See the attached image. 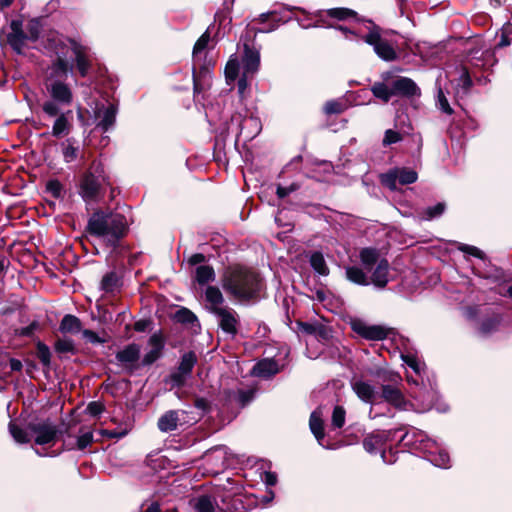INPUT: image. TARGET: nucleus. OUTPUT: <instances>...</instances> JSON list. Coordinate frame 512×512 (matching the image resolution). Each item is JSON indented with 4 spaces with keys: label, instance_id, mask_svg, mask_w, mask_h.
I'll return each instance as SVG.
<instances>
[{
    "label": "nucleus",
    "instance_id": "680f3d73",
    "mask_svg": "<svg viewBox=\"0 0 512 512\" xmlns=\"http://www.w3.org/2000/svg\"><path fill=\"white\" fill-rule=\"evenodd\" d=\"M82 333L83 337L92 344H102L105 342V339L100 338L98 334L92 330L86 329Z\"/></svg>",
    "mask_w": 512,
    "mask_h": 512
},
{
    "label": "nucleus",
    "instance_id": "4c0bfd02",
    "mask_svg": "<svg viewBox=\"0 0 512 512\" xmlns=\"http://www.w3.org/2000/svg\"><path fill=\"white\" fill-rule=\"evenodd\" d=\"M217 503L208 495H202L195 499L194 509L196 512H215Z\"/></svg>",
    "mask_w": 512,
    "mask_h": 512
},
{
    "label": "nucleus",
    "instance_id": "052dcab7",
    "mask_svg": "<svg viewBox=\"0 0 512 512\" xmlns=\"http://www.w3.org/2000/svg\"><path fill=\"white\" fill-rule=\"evenodd\" d=\"M188 377L189 376H187L186 374L177 370L176 372L170 375V381L173 386L180 387L185 383Z\"/></svg>",
    "mask_w": 512,
    "mask_h": 512
},
{
    "label": "nucleus",
    "instance_id": "aec40b11",
    "mask_svg": "<svg viewBox=\"0 0 512 512\" xmlns=\"http://www.w3.org/2000/svg\"><path fill=\"white\" fill-rule=\"evenodd\" d=\"M352 329L368 340H383L387 337L386 329L378 325H367L363 322L356 321L352 323Z\"/></svg>",
    "mask_w": 512,
    "mask_h": 512
},
{
    "label": "nucleus",
    "instance_id": "6ab92c4d",
    "mask_svg": "<svg viewBox=\"0 0 512 512\" xmlns=\"http://www.w3.org/2000/svg\"><path fill=\"white\" fill-rule=\"evenodd\" d=\"M53 118H55V120L51 130L52 136L56 138L67 136L72 129V111H62V109H59V113Z\"/></svg>",
    "mask_w": 512,
    "mask_h": 512
},
{
    "label": "nucleus",
    "instance_id": "f704fd0d",
    "mask_svg": "<svg viewBox=\"0 0 512 512\" xmlns=\"http://www.w3.org/2000/svg\"><path fill=\"white\" fill-rule=\"evenodd\" d=\"M360 260L367 270H371L380 261L379 251L375 248H364L360 252Z\"/></svg>",
    "mask_w": 512,
    "mask_h": 512
},
{
    "label": "nucleus",
    "instance_id": "a18cd8bd",
    "mask_svg": "<svg viewBox=\"0 0 512 512\" xmlns=\"http://www.w3.org/2000/svg\"><path fill=\"white\" fill-rule=\"evenodd\" d=\"M445 209H446L445 203L439 202V203L435 204L434 206L427 207L424 210L422 217L425 220H432L434 218L441 216L444 213Z\"/></svg>",
    "mask_w": 512,
    "mask_h": 512
},
{
    "label": "nucleus",
    "instance_id": "5701e85b",
    "mask_svg": "<svg viewBox=\"0 0 512 512\" xmlns=\"http://www.w3.org/2000/svg\"><path fill=\"white\" fill-rule=\"evenodd\" d=\"M148 344L151 349L144 355L142 359L143 366H149L158 360L164 348L163 338L159 333H154L150 336Z\"/></svg>",
    "mask_w": 512,
    "mask_h": 512
},
{
    "label": "nucleus",
    "instance_id": "c756f323",
    "mask_svg": "<svg viewBox=\"0 0 512 512\" xmlns=\"http://www.w3.org/2000/svg\"><path fill=\"white\" fill-rule=\"evenodd\" d=\"M309 426H310L311 432L315 436L319 445H321L322 447H325V445L323 444V439L325 436L324 425H323V420H322V412L320 409H317L311 413L310 420H309Z\"/></svg>",
    "mask_w": 512,
    "mask_h": 512
},
{
    "label": "nucleus",
    "instance_id": "0eeeda50",
    "mask_svg": "<svg viewBox=\"0 0 512 512\" xmlns=\"http://www.w3.org/2000/svg\"><path fill=\"white\" fill-rule=\"evenodd\" d=\"M106 181L107 178L103 165L100 162L94 161L81 180L80 196L86 203L97 202Z\"/></svg>",
    "mask_w": 512,
    "mask_h": 512
},
{
    "label": "nucleus",
    "instance_id": "9d476101",
    "mask_svg": "<svg viewBox=\"0 0 512 512\" xmlns=\"http://www.w3.org/2000/svg\"><path fill=\"white\" fill-rule=\"evenodd\" d=\"M261 131V122L257 117L249 116L242 118L241 114L231 117L227 126V132L234 133L236 136H242L244 140H252Z\"/></svg>",
    "mask_w": 512,
    "mask_h": 512
},
{
    "label": "nucleus",
    "instance_id": "cd10ccee",
    "mask_svg": "<svg viewBox=\"0 0 512 512\" xmlns=\"http://www.w3.org/2000/svg\"><path fill=\"white\" fill-rule=\"evenodd\" d=\"M371 282L378 288H384L389 282V263L381 259L372 273Z\"/></svg>",
    "mask_w": 512,
    "mask_h": 512
},
{
    "label": "nucleus",
    "instance_id": "4d7b16f0",
    "mask_svg": "<svg viewBox=\"0 0 512 512\" xmlns=\"http://www.w3.org/2000/svg\"><path fill=\"white\" fill-rule=\"evenodd\" d=\"M63 158L67 163L73 162L78 157V148L70 144V140H67V145L63 148Z\"/></svg>",
    "mask_w": 512,
    "mask_h": 512
},
{
    "label": "nucleus",
    "instance_id": "e433bc0d",
    "mask_svg": "<svg viewBox=\"0 0 512 512\" xmlns=\"http://www.w3.org/2000/svg\"><path fill=\"white\" fill-rule=\"evenodd\" d=\"M9 432L17 443L24 444L31 441L32 433L29 431V429L21 428L14 422L9 423Z\"/></svg>",
    "mask_w": 512,
    "mask_h": 512
},
{
    "label": "nucleus",
    "instance_id": "1a4fd4ad",
    "mask_svg": "<svg viewBox=\"0 0 512 512\" xmlns=\"http://www.w3.org/2000/svg\"><path fill=\"white\" fill-rule=\"evenodd\" d=\"M378 378L382 381L381 397L395 407H404L405 399L398 387L402 381L401 376L392 371H385L383 373H379Z\"/></svg>",
    "mask_w": 512,
    "mask_h": 512
},
{
    "label": "nucleus",
    "instance_id": "c85d7f7f",
    "mask_svg": "<svg viewBox=\"0 0 512 512\" xmlns=\"http://www.w3.org/2000/svg\"><path fill=\"white\" fill-rule=\"evenodd\" d=\"M93 441V430L91 428L81 427L79 430V435L76 439V444L74 445L70 442H65L64 447L66 450H73L75 448L78 450H84L88 446H90L93 443Z\"/></svg>",
    "mask_w": 512,
    "mask_h": 512
},
{
    "label": "nucleus",
    "instance_id": "603ef678",
    "mask_svg": "<svg viewBox=\"0 0 512 512\" xmlns=\"http://www.w3.org/2000/svg\"><path fill=\"white\" fill-rule=\"evenodd\" d=\"M252 78L253 76L242 73L241 77L238 80V94L242 100L245 99L248 94V88L250 86V81Z\"/></svg>",
    "mask_w": 512,
    "mask_h": 512
},
{
    "label": "nucleus",
    "instance_id": "6e6552de",
    "mask_svg": "<svg viewBox=\"0 0 512 512\" xmlns=\"http://www.w3.org/2000/svg\"><path fill=\"white\" fill-rule=\"evenodd\" d=\"M260 66V55L257 50L251 49L248 45H244V55L242 63H240L236 55H231L225 66V78L227 84H231L239 75L240 68L242 73L254 76Z\"/></svg>",
    "mask_w": 512,
    "mask_h": 512
},
{
    "label": "nucleus",
    "instance_id": "0e129e2a",
    "mask_svg": "<svg viewBox=\"0 0 512 512\" xmlns=\"http://www.w3.org/2000/svg\"><path fill=\"white\" fill-rule=\"evenodd\" d=\"M178 320L181 321V322H185V323H190V322H193L196 317L195 315L189 311L188 309H182L178 312Z\"/></svg>",
    "mask_w": 512,
    "mask_h": 512
},
{
    "label": "nucleus",
    "instance_id": "c03bdc74",
    "mask_svg": "<svg viewBox=\"0 0 512 512\" xmlns=\"http://www.w3.org/2000/svg\"><path fill=\"white\" fill-rule=\"evenodd\" d=\"M403 361L410 367L416 374L421 375L424 371L425 365L416 356L411 354H402Z\"/></svg>",
    "mask_w": 512,
    "mask_h": 512
},
{
    "label": "nucleus",
    "instance_id": "a878e982",
    "mask_svg": "<svg viewBox=\"0 0 512 512\" xmlns=\"http://www.w3.org/2000/svg\"><path fill=\"white\" fill-rule=\"evenodd\" d=\"M279 372L278 363L271 358H265L257 362L253 369L252 374L254 376L269 378Z\"/></svg>",
    "mask_w": 512,
    "mask_h": 512
},
{
    "label": "nucleus",
    "instance_id": "09e8293b",
    "mask_svg": "<svg viewBox=\"0 0 512 512\" xmlns=\"http://www.w3.org/2000/svg\"><path fill=\"white\" fill-rule=\"evenodd\" d=\"M437 107L445 114L447 115H451L453 114V109L452 107L450 106L442 88L440 86H438V89H437Z\"/></svg>",
    "mask_w": 512,
    "mask_h": 512
},
{
    "label": "nucleus",
    "instance_id": "774afa93",
    "mask_svg": "<svg viewBox=\"0 0 512 512\" xmlns=\"http://www.w3.org/2000/svg\"><path fill=\"white\" fill-rule=\"evenodd\" d=\"M263 481L269 486H274L277 482V476L273 472H265L263 475Z\"/></svg>",
    "mask_w": 512,
    "mask_h": 512
},
{
    "label": "nucleus",
    "instance_id": "20e7f679",
    "mask_svg": "<svg viewBox=\"0 0 512 512\" xmlns=\"http://www.w3.org/2000/svg\"><path fill=\"white\" fill-rule=\"evenodd\" d=\"M209 41L210 34L206 31L200 36L193 47L192 76L195 92H200L206 86H209L212 78L211 69L214 66V62L212 59H208L206 52Z\"/></svg>",
    "mask_w": 512,
    "mask_h": 512
},
{
    "label": "nucleus",
    "instance_id": "79ce46f5",
    "mask_svg": "<svg viewBox=\"0 0 512 512\" xmlns=\"http://www.w3.org/2000/svg\"><path fill=\"white\" fill-rule=\"evenodd\" d=\"M119 285V278L115 272L105 274L101 280L100 287L104 292H113Z\"/></svg>",
    "mask_w": 512,
    "mask_h": 512
},
{
    "label": "nucleus",
    "instance_id": "a19ab883",
    "mask_svg": "<svg viewBox=\"0 0 512 512\" xmlns=\"http://www.w3.org/2000/svg\"><path fill=\"white\" fill-rule=\"evenodd\" d=\"M197 362V358L194 352L185 353L180 361L178 371L190 376L195 364Z\"/></svg>",
    "mask_w": 512,
    "mask_h": 512
},
{
    "label": "nucleus",
    "instance_id": "412c9836",
    "mask_svg": "<svg viewBox=\"0 0 512 512\" xmlns=\"http://www.w3.org/2000/svg\"><path fill=\"white\" fill-rule=\"evenodd\" d=\"M139 357L140 346L135 343L127 345L116 354L117 361L130 371L136 368L135 363L139 360Z\"/></svg>",
    "mask_w": 512,
    "mask_h": 512
},
{
    "label": "nucleus",
    "instance_id": "4be33fe9",
    "mask_svg": "<svg viewBox=\"0 0 512 512\" xmlns=\"http://www.w3.org/2000/svg\"><path fill=\"white\" fill-rule=\"evenodd\" d=\"M394 96L413 97L420 95L417 84L408 77H399L392 81Z\"/></svg>",
    "mask_w": 512,
    "mask_h": 512
},
{
    "label": "nucleus",
    "instance_id": "bb28decb",
    "mask_svg": "<svg viewBox=\"0 0 512 512\" xmlns=\"http://www.w3.org/2000/svg\"><path fill=\"white\" fill-rule=\"evenodd\" d=\"M205 300L207 302V309L212 314L215 313L216 309H222L226 307L223 305V294L221 290L216 286H208L205 289Z\"/></svg>",
    "mask_w": 512,
    "mask_h": 512
},
{
    "label": "nucleus",
    "instance_id": "c9c22d12",
    "mask_svg": "<svg viewBox=\"0 0 512 512\" xmlns=\"http://www.w3.org/2000/svg\"><path fill=\"white\" fill-rule=\"evenodd\" d=\"M59 328L63 333H78L81 330V322L76 316L67 314L61 320Z\"/></svg>",
    "mask_w": 512,
    "mask_h": 512
},
{
    "label": "nucleus",
    "instance_id": "7c9ffc66",
    "mask_svg": "<svg viewBox=\"0 0 512 512\" xmlns=\"http://www.w3.org/2000/svg\"><path fill=\"white\" fill-rule=\"evenodd\" d=\"M372 94L384 103H388L394 96L393 84L388 85L384 82H375L370 88Z\"/></svg>",
    "mask_w": 512,
    "mask_h": 512
},
{
    "label": "nucleus",
    "instance_id": "b1692460",
    "mask_svg": "<svg viewBox=\"0 0 512 512\" xmlns=\"http://www.w3.org/2000/svg\"><path fill=\"white\" fill-rule=\"evenodd\" d=\"M351 386L357 397L365 403H372L377 396L375 387L367 381L354 380Z\"/></svg>",
    "mask_w": 512,
    "mask_h": 512
},
{
    "label": "nucleus",
    "instance_id": "39448f33",
    "mask_svg": "<svg viewBox=\"0 0 512 512\" xmlns=\"http://www.w3.org/2000/svg\"><path fill=\"white\" fill-rule=\"evenodd\" d=\"M43 46L48 54L56 56L51 64V73L48 79L66 77L73 69V66L67 60L69 46L66 38L59 33L50 32L43 39Z\"/></svg>",
    "mask_w": 512,
    "mask_h": 512
},
{
    "label": "nucleus",
    "instance_id": "f257e3e1",
    "mask_svg": "<svg viewBox=\"0 0 512 512\" xmlns=\"http://www.w3.org/2000/svg\"><path fill=\"white\" fill-rule=\"evenodd\" d=\"M128 222L120 213L97 211L88 221L89 233L109 247H115L125 235Z\"/></svg>",
    "mask_w": 512,
    "mask_h": 512
},
{
    "label": "nucleus",
    "instance_id": "49530a36",
    "mask_svg": "<svg viewBox=\"0 0 512 512\" xmlns=\"http://www.w3.org/2000/svg\"><path fill=\"white\" fill-rule=\"evenodd\" d=\"M346 109V104L339 100L327 101L323 107L325 114H340Z\"/></svg>",
    "mask_w": 512,
    "mask_h": 512
},
{
    "label": "nucleus",
    "instance_id": "f3484780",
    "mask_svg": "<svg viewBox=\"0 0 512 512\" xmlns=\"http://www.w3.org/2000/svg\"><path fill=\"white\" fill-rule=\"evenodd\" d=\"M10 29L11 32L7 35V42L17 54H22L25 42L29 40L23 31V22L19 19L12 20Z\"/></svg>",
    "mask_w": 512,
    "mask_h": 512
},
{
    "label": "nucleus",
    "instance_id": "864d4df0",
    "mask_svg": "<svg viewBox=\"0 0 512 512\" xmlns=\"http://www.w3.org/2000/svg\"><path fill=\"white\" fill-rule=\"evenodd\" d=\"M402 139V135L398 131H395L393 129H387L384 133L382 145L385 147L390 146L392 144H396L402 141Z\"/></svg>",
    "mask_w": 512,
    "mask_h": 512
},
{
    "label": "nucleus",
    "instance_id": "f03ea898",
    "mask_svg": "<svg viewBox=\"0 0 512 512\" xmlns=\"http://www.w3.org/2000/svg\"><path fill=\"white\" fill-rule=\"evenodd\" d=\"M223 288L233 297L248 300L257 295L262 287V281L254 270L241 266L229 268L223 275Z\"/></svg>",
    "mask_w": 512,
    "mask_h": 512
},
{
    "label": "nucleus",
    "instance_id": "e2e57ef3",
    "mask_svg": "<svg viewBox=\"0 0 512 512\" xmlns=\"http://www.w3.org/2000/svg\"><path fill=\"white\" fill-rule=\"evenodd\" d=\"M39 327V323L37 321L31 322L28 326L20 328L17 330V334L20 336H31L35 330Z\"/></svg>",
    "mask_w": 512,
    "mask_h": 512
},
{
    "label": "nucleus",
    "instance_id": "37998d69",
    "mask_svg": "<svg viewBox=\"0 0 512 512\" xmlns=\"http://www.w3.org/2000/svg\"><path fill=\"white\" fill-rule=\"evenodd\" d=\"M326 15L337 20H345L356 16V12L343 7L331 8L326 11Z\"/></svg>",
    "mask_w": 512,
    "mask_h": 512
},
{
    "label": "nucleus",
    "instance_id": "6e6d98bb",
    "mask_svg": "<svg viewBox=\"0 0 512 512\" xmlns=\"http://www.w3.org/2000/svg\"><path fill=\"white\" fill-rule=\"evenodd\" d=\"M41 26L39 21L33 19L29 21L27 24V32L26 35L28 36V39L31 41H36L40 35Z\"/></svg>",
    "mask_w": 512,
    "mask_h": 512
},
{
    "label": "nucleus",
    "instance_id": "bf43d9fd",
    "mask_svg": "<svg viewBox=\"0 0 512 512\" xmlns=\"http://www.w3.org/2000/svg\"><path fill=\"white\" fill-rule=\"evenodd\" d=\"M104 411V405L101 402H90L86 408V412L91 416H98Z\"/></svg>",
    "mask_w": 512,
    "mask_h": 512
},
{
    "label": "nucleus",
    "instance_id": "473e14b6",
    "mask_svg": "<svg viewBox=\"0 0 512 512\" xmlns=\"http://www.w3.org/2000/svg\"><path fill=\"white\" fill-rule=\"evenodd\" d=\"M347 279L357 285L367 286L370 284L367 274L357 266H349L345 269Z\"/></svg>",
    "mask_w": 512,
    "mask_h": 512
},
{
    "label": "nucleus",
    "instance_id": "de8ad7c7",
    "mask_svg": "<svg viewBox=\"0 0 512 512\" xmlns=\"http://www.w3.org/2000/svg\"><path fill=\"white\" fill-rule=\"evenodd\" d=\"M500 322L501 318L498 315L484 320L480 326V333L483 335H487L495 331L499 326Z\"/></svg>",
    "mask_w": 512,
    "mask_h": 512
},
{
    "label": "nucleus",
    "instance_id": "58836bf2",
    "mask_svg": "<svg viewBox=\"0 0 512 512\" xmlns=\"http://www.w3.org/2000/svg\"><path fill=\"white\" fill-rule=\"evenodd\" d=\"M196 281L200 285L207 284L215 280V271L209 265H201L196 268Z\"/></svg>",
    "mask_w": 512,
    "mask_h": 512
},
{
    "label": "nucleus",
    "instance_id": "ddd939ff",
    "mask_svg": "<svg viewBox=\"0 0 512 512\" xmlns=\"http://www.w3.org/2000/svg\"><path fill=\"white\" fill-rule=\"evenodd\" d=\"M396 433V431L388 430V431H377L371 433L365 437L363 440L364 449L371 454L380 452L381 457L385 463H393L394 460L386 459V451L385 445L387 441L392 439V436Z\"/></svg>",
    "mask_w": 512,
    "mask_h": 512
},
{
    "label": "nucleus",
    "instance_id": "a211bd4d",
    "mask_svg": "<svg viewBox=\"0 0 512 512\" xmlns=\"http://www.w3.org/2000/svg\"><path fill=\"white\" fill-rule=\"evenodd\" d=\"M117 108L110 104L105 106L103 104L96 105L94 110V117L98 120L97 127L103 132H107L111 129L116 121Z\"/></svg>",
    "mask_w": 512,
    "mask_h": 512
},
{
    "label": "nucleus",
    "instance_id": "9b49d317",
    "mask_svg": "<svg viewBox=\"0 0 512 512\" xmlns=\"http://www.w3.org/2000/svg\"><path fill=\"white\" fill-rule=\"evenodd\" d=\"M364 41L373 46L374 52L384 61H393L397 58V52L393 46L380 35V29L377 26L364 36Z\"/></svg>",
    "mask_w": 512,
    "mask_h": 512
},
{
    "label": "nucleus",
    "instance_id": "2f4dec72",
    "mask_svg": "<svg viewBox=\"0 0 512 512\" xmlns=\"http://www.w3.org/2000/svg\"><path fill=\"white\" fill-rule=\"evenodd\" d=\"M23 368L20 360L15 358L0 357V376L8 377L12 372H19Z\"/></svg>",
    "mask_w": 512,
    "mask_h": 512
},
{
    "label": "nucleus",
    "instance_id": "13d9d810",
    "mask_svg": "<svg viewBox=\"0 0 512 512\" xmlns=\"http://www.w3.org/2000/svg\"><path fill=\"white\" fill-rule=\"evenodd\" d=\"M38 358L43 365L48 366L50 364L51 353L45 344H38Z\"/></svg>",
    "mask_w": 512,
    "mask_h": 512
},
{
    "label": "nucleus",
    "instance_id": "2eb2a0df",
    "mask_svg": "<svg viewBox=\"0 0 512 512\" xmlns=\"http://www.w3.org/2000/svg\"><path fill=\"white\" fill-rule=\"evenodd\" d=\"M69 49L72 50L75 57V65L82 77H86L92 66V60L89 48L75 39L66 38Z\"/></svg>",
    "mask_w": 512,
    "mask_h": 512
},
{
    "label": "nucleus",
    "instance_id": "72a5a7b5",
    "mask_svg": "<svg viewBox=\"0 0 512 512\" xmlns=\"http://www.w3.org/2000/svg\"><path fill=\"white\" fill-rule=\"evenodd\" d=\"M309 262L313 270L319 275L327 276L329 274V268L321 252H313L310 255Z\"/></svg>",
    "mask_w": 512,
    "mask_h": 512
},
{
    "label": "nucleus",
    "instance_id": "5fc2aeb1",
    "mask_svg": "<svg viewBox=\"0 0 512 512\" xmlns=\"http://www.w3.org/2000/svg\"><path fill=\"white\" fill-rule=\"evenodd\" d=\"M458 249L460 251L464 252L465 254L479 258L483 262H486V260H487L484 252L475 246L468 245V244H460Z\"/></svg>",
    "mask_w": 512,
    "mask_h": 512
},
{
    "label": "nucleus",
    "instance_id": "69168bd1",
    "mask_svg": "<svg viewBox=\"0 0 512 512\" xmlns=\"http://www.w3.org/2000/svg\"><path fill=\"white\" fill-rule=\"evenodd\" d=\"M48 190L55 196L59 197L61 193V184L58 181H50L48 183Z\"/></svg>",
    "mask_w": 512,
    "mask_h": 512
},
{
    "label": "nucleus",
    "instance_id": "393cba45",
    "mask_svg": "<svg viewBox=\"0 0 512 512\" xmlns=\"http://www.w3.org/2000/svg\"><path fill=\"white\" fill-rule=\"evenodd\" d=\"M185 414L183 410H169L165 412L157 422L158 429L161 432H171L177 429L181 416Z\"/></svg>",
    "mask_w": 512,
    "mask_h": 512
},
{
    "label": "nucleus",
    "instance_id": "338daca9",
    "mask_svg": "<svg viewBox=\"0 0 512 512\" xmlns=\"http://www.w3.org/2000/svg\"><path fill=\"white\" fill-rule=\"evenodd\" d=\"M294 190H296L295 185H291L290 187L278 186L276 193H277L278 197L282 199V198L288 196Z\"/></svg>",
    "mask_w": 512,
    "mask_h": 512
},
{
    "label": "nucleus",
    "instance_id": "8fccbe9b",
    "mask_svg": "<svg viewBox=\"0 0 512 512\" xmlns=\"http://www.w3.org/2000/svg\"><path fill=\"white\" fill-rule=\"evenodd\" d=\"M55 350L58 353H74L75 352V346L72 339L69 338H63L59 339L55 343Z\"/></svg>",
    "mask_w": 512,
    "mask_h": 512
},
{
    "label": "nucleus",
    "instance_id": "423d86ee",
    "mask_svg": "<svg viewBox=\"0 0 512 512\" xmlns=\"http://www.w3.org/2000/svg\"><path fill=\"white\" fill-rule=\"evenodd\" d=\"M46 90L50 99L42 104V111L48 118H53L63 106H69L73 102V92L68 84L60 79H47Z\"/></svg>",
    "mask_w": 512,
    "mask_h": 512
},
{
    "label": "nucleus",
    "instance_id": "4468645a",
    "mask_svg": "<svg viewBox=\"0 0 512 512\" xmlns=\"http://www.w3.org/2000/svg\"><path fill=\"white\" fill-rule=\"evenodd\" d=\"M213 315L216 317L217 324L223 333L234 338L240 326L239 314L231 307L226 306L222 309H216Z\"/></svg>",
    "mask_w": 512,
    "mask_h": 512
},
{
    "label": "nucleus",
    "instance_id": "7ed1b4c3",
    "mask_svg": "<svg viewBox=\"0 0 512 512\" xmlns=\"http://www.w3.org/2000/svg\"><path fill=\"white\" fill-rule=\"evenodd\" d=\"M405 446L421 451L427 454V459L433 465L440 468H448L450 457L440 445L433 439L429 438L424 431L412 429L406 432L400 439Z\"/></svg>",
    "mask_w": 512,
    "mask_h": 512
},
{
    "label": "nucleus",
    "instance_id": "ea45409f",
    "mask_svg": "<svg viewBox=\"0 0 512 512\" xmlns=\"http://www.w3.org/2000/svg\"><path fill=\"white\" fill-rule=\"evenodd\" d=\"M457 88H456V92L457 94H462V95H466L470 88L472 87V79L469 75V72L466 68H462L461 69V72H460V75H459V78L457 80Z\"/></svg>",
    "mask_w": 512,
    "mask_h": 512
},
{
    "label": "nucleus",
    "instance_id": "f8f14e48",
    "mask_svg": "<svg viewBox=\"0 0 512 512\" xmlns=\"http://www.w3.org/2000/svg\"><path fill=\"white\" fill-rule=\"evenodd\" d=\"M417 178L416 171L410 168H394L380 176L381 183L390 190H396L397 183L412 184L417 181Z\"/></svg>",
    "mask_w": 512,
    "mask_h": 512
},
{
    "label": "nucleus",
    "instance_id": "3c124183",
    "mask_svg": "<svg viewBox=\"0 0 512 512\" xmlns=\"http://www.w3.org/2000/svg\"><path fill=\"white\" fill-rule=\"evenodd\" d=\"M346 411L341 406H335L332 413V425L335 428H342L345 424Z\"/></svg>",
    "mask_w": 512,
    "mask_h": 512
},
{
    "label": "nucleus",
    "instance_id": "dca6fc26",
    "mask_svg": "<svg viewBox=\"0 0 512 512\" xmlns=\"http://www.w3.org/2000/svg\"><path fill=\"white\" fill-rule=\"evenodd\" d=\"M29 431L34 436V441L37 445H46L53 443L57 437V427L49 420H44L38 423H29Z\"/></svg>",
    "mask_w": 512,
    "mask_h": 512
}]
</instances>
